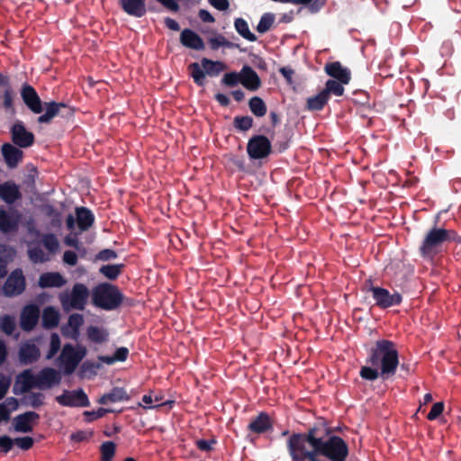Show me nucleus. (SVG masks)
I'll use <instances>...</instances> for the list:
<instances>
[{"label": "nucleus", "instance_id": "obj_1", "mask_svg": "<svg viewBox=\"0 0 461 461\" xmlns=\"http://www.w3.org/2000/svg\"><path fill=\"white\" fill-rule=\"evenodd\" d=\"M290 444L324 456L330 461H346L348 456V446L339 436L333 435L331 428L324 419H319L304 432H294L287 438Z\"/></svg>", "mask_w": 461, "mask_h": 461}, {"label": "nucleus", "instance_id": "obj_2", "mask_svg": "<svg viewBox=\"0 0 461 461\" xmlns=\"http://www.w3.org/2000/svg\"><path fill=\"white\" fill-rule=\"evenodd\" d=\"M366 363L359 371L361 378L375 381L378 377L384 380L393 376L399 366V352L393 341L376 340L367 350Z\"/></svg>", "mask_w": 461, "mask_h": 461}, {"label": "nucleus", "instance_id": "obj_3", "mask_svg": "<svg viewBox=\"0 0 461 461\" xmlns=\"http://www.w3.org/2000/svg\"><path fill=\"white\" fill-rule=\"evenodd\" d=\"M456 238V235L451 230L434 227L425 233L420 247V254L424 258H431L442 250L446 243L455 240Z\"/></svg>", "mask_w": 461, "mask_h": 461}, {"label": "nucleus", "instance_id": "obj_4", "mask_svg": "<svg viewBox=\"0 0 461 461\" xmlns=\"http://www.w3.org/2000/svg\"><path fill=\"white\" fill-rule=\"evenodd\" d=\"M87 350L83 346L75 348L71 344L64 345L59 360L64 366L67 375L72 374L83 358L86 356Z\"/></svg>", "mask_w": 461, "mask_h": 461}, {"label": "nucleus", "instance_id": "obj_5", "mask_svg": "<svg viewBox=\"0 0 461 461\" xmlns=\"http://www.w3.org/2000/svg\"><path fill=\"white\" fill-rule=\"evenodd\" d=\"M89 290H65L59 295L64 312L72 310L83 311L87 303Z\"/></svg>", "mask_w": 461, "mask_h": 461}, {"label": "nucleus", "instance_id": "obj_6", "mask_svg": "<svg viewBox=\"0 0 461 461\" xmlns=\"http://www.w3.org/2000/svg\"><path fill=\"white\" fill-rule=\"evenodd\" d=\"M122 295L119 290H94L93 303L95 306L111 311L121 305Z\"/></svg>", "mask_w": 461, "mask_h": 461}, {"label": "nucleus", "instance_id": "obj_7", "mask_svg": "<svg viewBox=\"0 0 461 461\" xmlns=\"http://www.w3.org/2000/svg\"><path fill=\"white\" fill-rule=\"evenodd\" d=\"M56 401L67 407H89L90 402L83 389L73 391L64 390L63 393L56 397Z\"/></svg>", "mask_w": 461, "mask_h": 461}, {"label": "nucleus", "instance_id": "obj_8", "mask_svg": "<svg viewBox=\"0 0 461 461\" xmlns=\"http://www.w3.org/2000/svg\"><path fill=\"white\" fill-rule=\"evenodd\" d=\"M372 293L373 298L375 300V303L382 309H386L393 305H399L402 303V295L393 290H367Z\"/></svg>", "mask_w": 461, "mask_h": 461}, {"label": "nucleus", "instance_id": "obj_9", "mask_svg": "<svg viewBox=\"0 0 461 461\" xmlns=\"http://www.w3.org/2000/svg\"><path fill=\"white\" fill-rule=\"evenodd\" d=\"M32 388H38L37 375H33L32 370L26 369L17 375L13 392L18 395L28 393Z\"/></svg>", "mask_w": 461, "mask_h": 461}, {"label": "nucleus", "instance_id": "obj_10", "mask_svg": "<svg viewBox=\"0 0 461 461\" xmlns=\"http://www.w3.org/2000/svg\"><path fill=\"white\" fill-rule=\"evenodd\" d=\"M247 149L251 158L259 159L270 153L271 144L266 137L257 136L249 141Z\"/></svg>", "mask_w": 461, "mask_h": 461}, {"label": "nucleus", "instance_id": "obj_11", "mask_svg": "<svg viewBox=\"0 0 461 461\" xmlns=\"http://www.w3.org/2000/svg\"><path fill=\"white\" fill-rule=\"evenodd\" d=\"M40 415L35 411H25L15 416L13 420V426L15 431L29 433L33 430V424L38 421Z\"/></svg>", "mask_w": 461, "mask_h": 461}, {"label": "nucleus", "instance_id": "obj_12", "mask_svg": "<svg viewBox=\"0 0 461 461\" xmlns=\"http://www.w3.org/2000/svg\"><path fill=\"white\" fill-rule=\"evenodd\" d=\"M22 219V214L14 209L0 210V230L11 232L17 230Z\"/></svg>", "mask_w": 461, "mask_h": 461}, {"label": "nucleus", "instance_id": "obj_13", "mask_svg": "<svg viewBox=\"0 0 461 461\" xmlns=\"http://www.w3.org/2000/svg\"><path fill=\"white\" fill-rule=\"evenodd\" d=\"M247 429L257 435L264 434L273 429V421L268 413L261 411L256 417L251 418Z\"/></svg>", "mask_w": 461, "mask_h": 461}, {"label": "nucleus", "instance_id": "obj_14", "mask_svg": "<svg viewBox=\"0 0 461 461\" xmlns=\"http://www.w3.org/2000/svg\"><path fill=\"white\" fill-rule=\"evenodd\" d=\"M40 317V310L34 304L25 306L20 315V327L24 331L32 330Z\"/></svg>", "mask_w": 461, "mask_h": 461}, {"label": "nucleus", "instance_id": "obj_15", "mask_svg": "<svg viewBox=\"0 0 461 461\" xmlns=\"http://www.w3.org/2000/svg\"><path fill=\"white\" fill-rule=\"evenodd\" d=\"M21 95L23 102L32 112L34 113H41L43 111V104L36 91L31 86H24L22 89Z\"/></svg>", "mask_w": 461, "mask_h": 461}, {"label": "nucleus", "instance_id": "obj_16", "mask_svg": "<svg viewBox=\"0 0 461 461\" xmlns=\"http://www.w3.org/2000/svg\"><path fill=\"white\" fill-rule=\"evenodd\" d=\"M12 137L15 144L22 148L29 147L33 142V134L28 131L22 122H16L12 128Z\"/></svg>", "mask_w": 461, "mask_h": 461}, {"label": "nucleus", "instance_id": "obj_17", "mask_svg": "<svg viewBox=\"0 0 461 461\" xmlns=\"http://www.w3.org/2000/svg\"><path fill=\"white\" fill-rule=\"evenodd\" d=\"M19 360L23 365L35 363L40 358L39 348L31 342H25L19 348Z\"/></svg>", "mask_w": 461, "mask_h": 461}, {"label": "nucleus", "instance_id": "obj_18", "mask_svg": "<svg viewBox=\"0 0 461 461\" xmlns=\"http://www.w3.org/2000/svg\"><path fill=\"white\" fill-rule=\"evenodd\" d=\"M38 388H50L60 382L59 374L52 367H45L37 375Z\"/></svg>", "mask_w": 461, "mask_h": 461}, {"label": "nucleus", "instance_id": "obj_19", "mask_svg": "<svg viewBox=\"0 0 461 461\" xmlns=\"http://www.w3.org/2000/svg\"><path fill=\"white\" fill-rule=\"evenodd\" d=\"M324 70L334 80L341 83H349L351 79L350 71L338 61L326 64Z\"/></svg>", "mask_w": 461, "mask_h": 461}, {"label": "nucleus", "instance_id": "obj_20", "mask_svg": "<svg viewBox=\"0 0 461 461\" xmlns=\"http://www.w3.org/2000/svg\"><path fill=\"white\" fill-rule=\"evenodd\" d=\"M84 323V317L80 313H72L68 320V327L62 329L64 336L77 339L79 336L80 327Z\"/></svg>", "mask_w": 461, "mask_h": 461}, {"label": "nucleus", "instance_id": "obj_21", "mask_svg": "<svg viewBox=\"0 0 461 461\" xmlns=\"http://www.w3.org/2000/svg\"><path fill=\"white\" fill-rule=\"evenodd\" d=\"M131 396L127 393L126 390L122 387H113L109 393L102 395L97 402L103 405L118 402L129 401Z\"/></svg>", "mask_w": 461, "mask_h": 461}, {"label": "nucleus", "instance_id": "obj_22", "mask_svg": "<svg viewBox=\"0 0 461 461\" xmlns=\"http://www.w3.org/2000/svg\"><path fill=\"white\" fill-rule=\"evenodd\" d=\"M241 84L247 89L254 91L260 86V79L251 68L246 66L241 69Z\"/></svg>", "mask_w": 461, "mask_h": 461}, {"label": "nucleus", "instance_id": "obj_23", "mask_svg": "<svg viewBox=\"0 0 461 461\" xmlns=\"http://www.w3.org/2000/svg\"><path fill=\"white\" fill-rule=\"evenodd\" d=\"M2 152L5 162L10 167H14L21 161L23 152L11 144H5L2 147Z\"/></svg>", "mask_w": 461, "mask_h": 461}, {"label": "nucleus", "instance_id": "obj_24", "mask_svg": "<svg viewBox=\"0 0 461 461\" xmlns=\"http://www.w3.org/2000/svg\"><path fill=\"white\" fill-rule=\"evenodd\" d=\"M43 105L44 114L38 118L40 123L50 122L56 115L60 113V110L65 108V104L62 103H45Z\"/></svg>", "mask_w": 461, "mask_h": 461}, {"label": "nucleus", "instance_id": "obj_25", "mask_svg": "<svg viewBox=\"0 0 461 461\" xmlns=\"http://www.w3.org/2000/svg\"><path fill=\"white\" fill-rule=\"evenodd\" d=\"M59 312L52 306L46 307L42 312L41 322L45 329H54L59 325Z\"/></svg>", "mask_w": 461, "mask_h": 461}, {"label": "nucleus", "instance_id": "obj_26", "mask_svg": "<svg viewBox=\"0 0 461 461\" xmlns=\"http://www.w3.org/2000/svg\"><path fill=\"white\" fill-rule=\"evenodd\" d=\"M20 197L18 186L13 183L0 184V198L7 203H13Z\"/></svg>", "mask_w": 461, "mask_h": 461}, {"label": "nucleus", "instance_id": "obj_27", "mask_svg": "<svg viewBox=\"0 0 461 461\" xmlns=\"http://www.w3.org/2000/svg\"><path fill=\"white\" fill-rule=\"evenodd\" d=\"M181 43L194 50H203L204 45L202 39L190 30H184L180 37Z\"/></svg>", "mask_w": 461, "mask_h": 461}, {"label": "nucleus", "instance_id": "obj_28", "mask_svg": "<svg viewBox=\"0 0 461 461\" xmlns=\"http://www.w3.org/2000/svg\"><path fill=\"white\" fill-rule=\"evenodd\" d=\"M41 288H55L64 285L63 277L58 273H47L41 275L39 280Z\"/></svg>", "mask_w": 461, "mask_h": 461}, {"label": "nucleus", "instance_id": "obj_29", "mask_svg": "<svg viewBox=\"0 0 461 461\" xmlns=\"http://www.w3.org/2000/svg\"><path fill=\"white\" fill-rule=\"evenodd\" d=\"M124 11L137 17L145 14V5L143 0H121Z\"/></svg>", "mask_w": 461, "mask_h": 461}, {"label": "nucleus", "instance_id": "obj_30", "mask_svg": "<svg viewBox=\"0 0 461 461\" xmlns=\"http://www.w3.org/2000/svg\"><path fill=\"white\" fill-rule=\"evenodd\" d=\"M86 336L91 342L102 344L108 340L109 332L105 329L91 325L86 329Z\"/></svg>", "mask_w": 461, "mask_h": 461}, {"label": "nucleus", "instance_id": "obj_31", "mask_svg": "<svg viewBox=\"0 0 461 461\" xmlns=\"http://www.w3.org/2000/svg\"><path fill=\"white\" fill-rule=\"evenodd\" d=\"M76 215L77 225L81 231L88 229L94 221V216L91 212L84 207L77 208Z\"/></svg>", "mask_w": 461, "mask_h": 461}, {"label": "nucleus", "instance_id": "obj_32", "mask_svg": "<svg viewBox=\"0 0 461 461\" xmlns=\"http://www.w3.org/2000/svg\"><path fill=\"white\" fill-rule=\"evenodd\" d=\"M25 277L21 269H15L7 277L5 288H24Z\"/></svg>", "mask_w": 461, "mask_h": 461}, {"label": "nucleus", "instance_id": "obj_33", "mask_svg": "<svg viewBox=\"0 0 461 461\" xmlns=\"http://www.w3.org/2000/svg\"><path fill=\"white\" fill-rule=\"evenodd\" d=\"M202 67L205 74L210 77L217 76L219 73L223 71L226 68L225 65L221 61H212L207 59L202 60Z\"/></svg>", "mask_w": 461, "mask_h": 461}, {"label": "nucleus", "instance_id": "obj_34", "mask_svg": "<svg viewBox=\"0 0 461 461\" xmlns=\"http://www.w3.org/2000/svg\"><path fill=\"white\" fill-rule=\"evenodd\" d=\"M328 95L327 93L323 90L319 93L318 95L308 98L307 100V107L310 110L312 111H318L321 110L324 104L328 102Z\"/></svg>", "mask_w": 461, "mask_h": 461}, {"label": "nucleus", "instance_id": "obj_35", "mask_svg": "<svg viewBox=\"0 0 461 461\" xmlns=\"http://www.w3.org/2000/svg\"><path fill=\"white\" fill-rule=\"evenodd\" d=\"M162 400L163 395L161 393H156L155 395H152V393H150L149 394L142 396V402L147 405L145 406L146 408H158L173 402L171 401L161 402Z\"/></svg>", "mask_w": 461, "mask_h": 461}, {"label": "nucleus", "instance_id": "obj_36", "mask_svg": "<svg viewBox=\"0 0 461 461\" xmlns=\"http://www.w3.org/2000/svg\"><path fill=\"white\" fill-rule=\"evenodd\" d=\"M348 84V83H341L340 81L330 79L326 82L323 91L327 93L328 96L330 94L336 96H341L344 93V86Z\"/></svg>", "mask_w": 461, "mask_h": 461}, {"label": "nucleus", "instance_id": "obj_37", "mask_svg": "<svg viewBox=\"0 0 461 461\" xmlns=\"http://www.w3.org/2000/svg\"><path fill=\"white\" fill-rule=\"evenodd\" d=\"M234 25H235L236 31L242 37H244L245 39H247L250 41H254L256 40L255 35L252 32H250L249 25L245 20H243L241 18H238V19H236Z\"/></svg>", "mask_w": 461, "mask_h": 461}, {"label": "nucleus", "instance_id": "obj_38", "mask_svg": "<svg viewBox=\"0 0 461 461\" xmlns=\"http://www.w3.org/2000/svg\"><path fill=\"white\" fill-rule=\"evenodd\" d=\"M16 328L15 319L12 315H4L0 320V329L6 335H12Z\"/></svg>", "mask_w": 461, "mask_h": 461}, {"label": "nucleus", "instance_id": "obj_39", "mask_svg": "<svg viewBox=\"0 0 461 461\" xmlns=\"http://www.w3.org/2000/svg\"><path fill=\"white\" fill-rule=\"evenodd\" d=\"M116 445L113 441H106L101 445V461H112L114 456Z\"/></svg>", "mask_w": 461, "mask_h": 461}, {"label": "nucleus", "instance_id": "obj_40", "mask_svg": "<svg viewBox=\"0 0 461 461\" xmlns=\"http://www.w3.org/2000/svg\"><path fill=\"white\" fill-rule=\"evenodd\" d=\"M191 76L194 78V82L199 86H203L204 84L205 72L203 69L202 64L193 63L189 67Z\"/></svg>", "mask_w": 461, "mask_h": 461}, {"label": "nucleus", "instance_id": "obj_41", "mask_svg": "<svg viewBox=\"0 0 461 461\" xmlns=\"http://www.w3.org/2000/svg\"><path fill=\"white\" fill-rule=\"evenodd\" d=\"M249 108L256 116H263L267 113V107L259 97H253L249 101Z\"/></svg>", "mask_w": 461, "mask_h": 461}, {"label": "nucleus", "instance_id": "obj_42", "mask_svg": "<svg viewBox=\"0 0 461 461\" xmlns=\"http://www.w3.org/2000/svg\"><path fill=\"white\" fill-rule=\"evenodd\" d=\"M274 22L275 15L273 14L267 13L263 14L257 27L258 32L260 33L267 32L273 25Z\"/></svg>", "mask_w": 461, "mask_h": 461}, {"label": "nucleus", "instance_id": "obj_43", "mask_svg": "<svg viewBox=\"0 0 461 461\" xmlns=\"http://www.w3.org/2000/svg\"><path fill=\"white\" fill-rule=\"evenodd\" d=\"M44 394L41 393H31L29 395L25 396L24 403L29 405L34 409L41 407L44 402Z\"/></svg>", "mask_w": 461, "mask_h": 461}, {"label": "nucleus", "instance_id": "obj_44", "mask_svg": "<svg viewBox=\"0 0 461 461\" xmlns=\"http://www.w3.org/2000/svg\"><path fill=\"white\" fill-rule=\"evenodd\" d=\"M110 412H113V410L101 407L98 408L96 411H86L84 412V416L86 418V421L92 422L95 420L100 419Z\"/></svg>", "mask_w": 461, "mask_h": 461}, {"label": "nucleus", "instance_id": "obj_45", "mask_svg": "<svg viewBox=\"0 0 461 461\" xmlns=\"http://www.w3.org/2000/svg\"><path fill=\"white\" fill-rule=\"evenodd\" d=\"M60 339L57 333H52L50 336V349L47 354V358H52L60 349Z\"/></svg>", "mask_w": 461, "mask_h": 461}, {"label": "nucleus", "instance_id": "obj_46", "mask_svg": "<svg viewBox=\"0 0 461 461\" xmlns=\"http://www.w3.org/2000/svg\"><path fill=\"white\" fill-rule=\"evenodd\" d=\"M42 242L44 247L50 251V252H55L59 249V243L58 239L52 235L48 234L45 235L42 239Z\"/></svg>", "mask_w": 461, "mask_h": 461}, {"label": "nucleus", "instance_id": "obj_47", "mask_svg": "<svg viewBox=\"0 0 461 461\" xmlns=\"http://www.w3.org/2000/svg\"><path fill=\"white\" fill-rule=\"evenodd\" d=\"M121 267V265H107L102 267L100 268V272L104 274L106 277L110 279H114L119 275Z\"/></svg>", "mask_w": 461, "mask_h": 461}, {"label": "nucleus", "instance_id": "obj_48", "mask_svg": "<svg viewBox=\"0 0 461 461\" xmlns=\"http://www.w3.org/2000/svg\"><path fill=\"white\" fill-rule=\"evenodd\" d=\"M444 411V402H438L434 403L431 407L430 411L427 415V419L429 420H434L438 419Z\"/></svg>", "mask_w": 461, "mask_h": 461}, {"label": "nucleus", "instance_id": "obj_49", "mask_svg": "<svg viewBox=\"0 0 461 461\" xmlns=\"http://www.w3.org/2000/svg\"><path fill=\"white\" fill-rule=\"evenodd\" d=\"M14 445V439L9 436H0V453L7 454Z\"/></svg>", "mask_w": 461, "mask_h": 461}, {"label": "nucleus", "instance_id": "obj_50", "mask_svg": "<svg viewBox=\"0 0 461 461\" xmlns=\"http://www.w3.org/2000/svg\"><path fill=\"white\" fill-rule=\"evenodd\" d=\"M222 82L230 86H234L238 83H241V71L240 73L231 72L226 74L222 78Z\"/></svg>", "mask_w": 461, "mask_h": 461}, {"label": "nucleus", "instance_id": "obj_51", "mask_svg": "<svg viewBox=\"0 0 461 461\" xmlns=\"http://www.w3.org/2000/svg\"><path fill=\"white\" fill-rule=\"evenodd\" d=\"M14 444L23 450H29L32 447L34 440L32 437L26 436L14 438Z\"/></svg>", "mask_w": 461, "mask_h": 461}, {"label": "nucleus", "instance_id": "obj_52", "mask_svg": "<svg viewBox=\"0 0 461 461\" xmlns=\"http://www.w3.org/2000/svg\"><path fill=\"white\" fill-rule=\"evenodd\" d=\"M217 443L215 438L211 439H198L195 442L197 448L201 451L209 452L212 450L213 446Z\"/></svg>", "mask_w": 461, "mask_h": 461}, {"label": "nucleus", "instance_id": "obj_53", "mask_svg": "<svg viewBox=\"0 0 461 461\" xmlns=\"http://www.w3.org/2000/svg\"><path fill=\"white\" fill-rule=\"evenodd\" d=\"M235 125L237 128L247 131L249 130L252 125V119L250 117L245 116V117H237L235 119Z\"/></svg>", "mask_w": 461, "mask_h": 461}, {"label": "nucleus", "instance_id": "obj_54", "mask_svg": "<svg viewBox=\"0 0 461 461\" xmlns=\"http://www.w3.org/2000/svg\"><path fill=\"white\" fill-rule=\"evenodd\" d=\"M113 356L115 359V362H123L129 356V349L125 347H121L115 350Z\"/></svg>", "mask_w": 461, "mask_h": 461}, {"label": "nucleus", "instance_id": "obj_55", "mask_svg": "<svg viewBox=\"0 0 461 461\" xmlns=\"http://www.w3.org/2000/svg\"><path fill=\"white\" fill-rule=\"evenodd\" d=\"M11 384V380L3 376L0 379V401L5 396Z\"/></svg>", "mask_w": 461, "mask_h": 461}, {"label": "nucleus", "instance_id": "obj_56", "mask_svg": "<svg viewBox=\"0 0 461 461\" xmlns=\"http://www.w3.org/2000/svg\"><path fill=\"white\" fill-rule=\"evenodd\" d=\"M29 256L34 262H42L47 259L42 251L32 249H29Z\"/></svg>", "mask_w": 461, "mask_h": 461}, {"label": "nucleus", "instance_id": "obj_57", "mask_svg": "<svg viewBox=\"0 0 461 461\" xmlns=\"http://www.w3.org/2000/svg\"><path fill=\"white\" fill-rule=\"evenodd\" d=\"M63 260L66 264L69 266H75L77 261V257L76 253L72 251H66L63 256Z\"/></svg>", "mask_w": 461, "mask_h": 461}, {"label": "nucleus", "instance_id": "obj_58", "mask_svg": "<svg viewBox=\"0 0 461 461\" xmlns=\"http://www.w3.org/2000/svg\"><path fill=\"white\" fill-rule=\"evenodd\" d=\"M210 43L213 49H217L221 46L226 45L227 41L221 35H217L210 39Z\"/></svg>", "mask_w": 461, "mask_h": 461}, {"label": "nucleus", "instance_id": "obj_59", "mask_svg": "<svg viewBox=\"0 0 461 461\" xmlns=\"http://www.w3.org/2000/svg\"><path fill=\"white\" fill-rule=\"evenodd\" d=\"M209 3L220 11L227 10L229 7L228 0H208Z\"/></svg>", "mask_w": 461, "mask_h": 461}, {"label": "nucleus", "instance_id": "obj_60", "mask_svg": "<svg viewBox=\"0 0 461 461\" xmlns=\"http://www.w3.org/2000/svg\"><path fill=\"white\" fill-rule=\"evenodd\" d=\"M11 417V410L7 408L6 404H0V422L8 421Z\"/></svg>", "mask_w": 461, "mask_h": 461}, {"label": "nucleus", "instance_id": "obj_61", "mask_svg": "<svg viewBox=\"0 0 461 461\" xmlns=\"http://www.w3.org/2000/svg\"><path fill=\"white\" fill-rule=\"evenodd\" d=\"M115 258H116V253L111 249L102 250L98 254V258L101 260H110V259H113Z\"/></svg>", "mask_w": 461, "mask_h": 461}, {"label": "nucleus", "instance_id": "obj_62", "mask_svg": "<svg viewBox=\"0 0 461 461\" xmlns=\"http://www.w3.org/2000/svg\"><path fill=\"white\" fill-rule=\"evenodd\" d=\"M87 438H88L87 433L83 430H79L75 433H72L70 436V438L76 442H82V441L87 439Z\"/></svg>", "mask_w": 461, "mask_h": 461}, {"label": "nucleus", "instance_id": "obj_63", "mask_svg": "<svg viewBox=\"0 0 461 461\" xmlns=\"http://www.w3.org/2000/svg\"><path fill=\"white\" fill-rule=\"evenodd\" d=\"M3 404H6L7 408H9V410H11L12 412L13 411L18 409L19 402L14 397H8L6 398L5 402Z\"/></svg>", "mask_w": 461, "mask_h": 461}, {"label": "nucleus", "instance_id": "obj_64", "mask_svg": "<svg viewBox=\"0 0 461 461\" xmlns=\"http://www.w3.org/2000/svg\"><path fill=\"white\" fill-rule=\"evenodd\" d=\"M12 103H13V95H12L11 92L8 89H6L5 91V95H4V106L5 107V109L11 110Z\"/></svg>", "mask_w": 461, "mask_h": 461}]
</instances>
